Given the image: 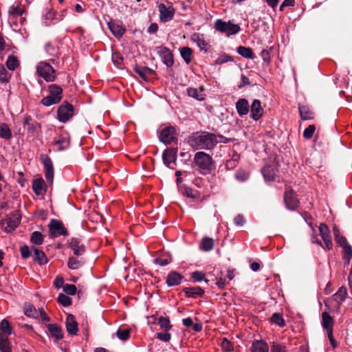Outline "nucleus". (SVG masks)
<instances>
[{
  "mask_svg": "<svg viewBox=\"0 0 352 352\" xmlns=\"http://www.w3.org/2000/svg\"><path fill=\"white\" fill-rule=\"evenodd\" d=\"M214 240L210 237H204L200 244V249L204 252H208L213 249Z\"/></svg>",
  "mask_w": 352,
  "mask_h": 352,
  "instance_id": "nucleus-36",
  "label": "nucleus"
},
{
  "mask_svg": "<svg viewBox=\"0 0 352 352\" xmlns=\"http://www.w3.org/2000/svg\"><path fill=\"white\" fill-rule=\"evenodd\" d=\"M298 109L302 120H307L313 118V113L307 106H299Z\"/></svg>",
  "mask_w": 352,
  "mask_h": 352,
  "instance_id": "nucleus-45",
  "label": "nucleus"
},
{
  "mask_svg": "<svg viewBox=\"0 0 352 352\" xmlns=\"http://www.w3.org/2000/svg\"><path fill=\"white\" fill-rule=\"evenodd\" d=\"M25 314L28 317L32 318H37L38 317V313L36 309L34 307H33L31 305H29L25 307Z\"/></svg>",
  "mask_w": 352,
  "mask_h": 352,
  "instance_id": "nucleus-58",
  "label": "nucleus"
},
{
  "mask_svg": "<svg viewBox=\"0 0 352 352\" xmlns=\"http://www.w3.org/2000/svg\"><path fill=\"white\" fill-rule=\"evenodd\" d=\"M48 227L52 237L56 238L60 236H67L69 234L63 222L58 219H51Z\"/></svg>",
  "mask_w": 352,
  "mask_h": 352,
  "instance_id": "nucleus-8",
  "label": "nucleus"
},
{
  "mask_svg": "<svg viewBox=\"0 0 352 352\" xmlns=\"http://www.w3.org/2000/svg\"><path fill=\"white\" fill-rule=\"evenodd\" d=\"M235 107L237 113L241 117L246 116L250 111V104L245 98L239 99L235 104Z\"/></svg>",
  "mask_w": 352,
  "mask_h": 352,
  "instance_id": "nucleus-19",
  "label": "nucleus"
},
{
  "mask_svg": "<svg viewBox=\"0 0 352 352\" xmlns=\"http://www.w3.org/2000/svg\"><path fill=\"white\" fill-rule=\"evenodd\" d=\"M221 348L225 352H232L233 351V346L230 340L226 338H223L221 341Z\"/></svg>",
  "mask_w": 352,
  "mask_h": 352,
  "instance_id": "nucleus-57",
  "label": "nucleus"
},
{
  "mask_svg": "<svg viewBox=\"0 0 352 352\" xmlns=\"http://www.w3.org/2000/svg\"><path fill=\"white\" fill-rule=\"evenodd\" d=\"M65 325L67 331L71 335H76L78 331V323L72 314H69L66 318Z\"/></svg>",
  "mask_w": 352,
  "mask_h": 352,
  "instance_id": "nucleus-22",
  "label": "nucleus"
},
{
  "mask_svg": "<svg viewBox=\"0 0 352 352\" xmlns=\"http://www.w3.org/2000/svg\"><path fill=\"white\" fill-rule=\"evenodd\" d=\"M45 50L46 53L52 57H57L60 54L58 48L51 43H47L45 46Z\"/></svg>",
  "mask_w": 352,
  "mask_h": 352,
  "instance_id": "nucleus-48",
  "label": "nucleus"
},
{
  "mask_svg": "<svg viewBox=\"0 0 352 352\" xmlns=\"http://www.w3.org/2000/svg\"><path fill=\"white\" fill-rule=\"evenodd\" d=\"M63 291L68 295H74L76 293V287L72 284H65Z\"/></svg>",
  "mask_w": 352,
  "mask_h": 352,
  "instance_id": "nucleus-62",
  "label": "nucleus"
},
{
  "mask_svg": "<svg viewBox=\"0 0 352 352\" xmlns=\"http://www.w3.org/2000/svg\"><path fill=\"white\" fill-rule=\"evenodd\" d=\"M333 232L334 234L335 241L339 245L343 247L345 244H348L346 239L340 234V231L336 226L333 227Z\"/></svg>",
  "mask_w": 352,
  "mask_h": 352,
  "instance_id": "nucleus-43",
  "label": "nucleus"
},
{
  "mask_svg": "<svg viewBox=\"0 0 352 352\" xmlns=\"http://www.w3.org/2000/svg\"><path fill=\"white\" fill-rule=\"evenodd\" d=\"M284 201L286 207L289 210H294L298 206V201L295 197L293 190L285 192Z\"/></svg>",
  "mask_w": 352,
  "mask_h": 352,
  "instance_id": "nucleus-17",
  "label": "nucleus"
},
{
  "mask_svg": "<svg viewBox=\"0 0 352 352\" xmlns=\"http://www.w3.org/2000/svg\"><path fill=\"white\" fill-rule=\"evenodd\" d=\"M157 324L160 325L161 329H163L166 331H169L172 328V325L170 324L169 319L162 316L157 319Z\"/></svg>",
  "mask_w": 352,
  "mask_h": 352,
  "instance_id": "nucleus-50",
  "label": "nucleus"
},
{
  "mask_svg": "<svg viewBox=\"0 0 352 352\" xmlns=\"http://www.w3.org/2000/svg\"><path fill=\"white\" fill-rule=\"evenodd\" d=\"M34 251V260L36 263H38L40 265L46 264L48 262V259L45 255V254L42 251L38 250L36 248H33Z\"/></svg>",
  "mask_w": 352,
  "mask_h": 352,
  "instance_id": "nucleus-29",
  "label": "nucleus"
},
{
  "mask_svg": "<svg viewBox=\"0 0 352 352\" xmlns=\"http://www.w3.org/2000/svg\"><path fill=\"white\" fill-rule=\"evenodd\" d=\"M183 278L184 276L181 274L175 271H172L166 277V284L168 287L179 285L182 283Z\"/></svg>",
  "mask_w": 352,
  "mask_h": 352,
  "instance_id": "nucleus-21",
  "label": "nucleus"
},
{
  "mask_svg": "<svg viewBox=\"0 0 352 352\" xmlns=\"http://www.w3.org/2000/svg\"><path fill=\"white\" fill-rule=\"evenodd\" d=\"M48 89L50 94L41 101V103L45 107L58 104L63 98V89L60 86L52 84L49 85Z\"/></svg>",
  "mask_w": 352,
  "mask_h": 352,
  "instance_id": "nucleus-2",
  "label": "nucleus"
},
{
  "mask_svg": "<svg viewBox=\"0 0 352 352\" xmlns=\"http://www.w3.org/2000/svg\"><path fill=\"white\" fill-rule=\"evenodd\" d=\"M41 160L45 168V179L49 184H52L54 175L52 161L47 155H41Z\"/></svg>",
  "mask_w": 352,
  "mask_h": 352,
  "instance_id": "nucleus-11",
  "label": "nucleus"
},
{
  "mask_svg": "<svg viewBox=\"0 0 352 352\" xmlns=\"http://www.w3.org/2000/svg\"><path fill=\"white\" fill-rule=\"evenodd\" d=\"M54 144L57 146L58 151L67 149L70 144L69 137L68 134H62L58 135L54 140Z\"/></svg>",
  "mask_w": 352,
  "mask_h": 352,
  "instance_id": "nucleus-20",
  "label": "nucleus"
},
{
  "mask_svg": "<svg viewBox=\"0 0 352 352\" xmlns=\"http://www.w3.org/2000/svg\"><path fill=\"white\" fill-rule=\"evenodd\" d=\"M156 338L163 342H168L171 339V334L166 331L165 333H157Z\"/></svg>",
  "mask_w": 352,
  "mask_h": 352,
  "instance_id": "nucleus-63",
  "label": "nucleus"
},
{
  "mask_svg": "<svg viewBox=\"0 0 352 352\" xmlns=\"http://www.w3.org/2000/svg\"><path fill=\"white\" fill-rule=\"evenodd\" d=\"M45 187V183L42 178L36 179L32 182V190L36 195H41Z\"/></svg>",
  "mask_w": 352,
  "mask_h": 352,
  "instance_id": "nucleus-35",
  "label": "nucleus"
},
{
  "mask_svg": "<svg viewBox=\"0 0 352 352\" xmlns=\"http://www.w3.org/2000/svg\"><path fill=\"white\" fill-rule=\"evenodd\" d=\"M112 61L116 66L119 67L123 62V58L119 52H113Z\"/></svg>",
  "mask_w": 352,
  "mask_h": 352,
  "instance_id": "nucleus-59",
  "label": "nucleus"
},
{
  "mask_svg": "<svg viewBox=\"0 0 352 352\" xmlns=\"http://www.w3.org/2000/svg\"><path fill=\"white\" fill-rule=\"evenodd\" d=\"M0 137L5 140H9L12 137V132L6 123H1L0 124Z\"/></svg>",
  "mask_w": 352,
  "mask_h": 352,
  "instance_id": "nucleus-44",
  "label": "nucleus"
},
{
  "mask_svg": "<svg viewBox=\"0 0 352 352\" xmlns=\"http://www.w3.org/2000/svg\"><path fill=\"white\" fill-rule=\"evenodd\" d=\"M230 140L222 135L209 132L195 133L189 136L188 142L194 150H211L218 143H228Z\"/></svg>",
  "mask_w": 352,
  "mask_h": 352,
  "instance_id": "nucleus-1",
  "label": "nucleus"
},
{
  "mask_svg": "<svg viewBox=\"0 0 352 352\" xmlns=\"http://www.w3.org/2000/svg\"><path fill=\"white\" fill-rule=\"evenodd\" d=\"M11 75L7 72L3 65L0 63V82H8L10 79Z\"/></svg>",
  "mask_w": 352,
  "mask_h": 352,
  "instance_id": "nucleus-51",
  "label": "nucleus"
},
{
  "mask_svg": "<svg viewBox=\"0 0 352 352\" xmlns=\"http://www.w3.org/2000/svg\"><path fill=\"white\" fill-rule=\"evenodd\" d=\"M333 320L330 314L327 312H323L322 314V327L327 330V331H329L330 330L333 331Z\"/></svg>",
  "mask_w": 352,
  "mask_h": 352,
  "instance_id": "nucleus-32",
  "label": "nucleus"
},
{
  "mask_svg": "<svg viewBox=\"0 0 352 352\" xmlns=\"http://www.w3.org/2000/svg\"><path fill=\"white\" fill-rule=\"evenodd\" d=\"M58 302L63 306L67 307L72 304V299L64 294H60L58 297Z\"/></svg>",
  "mask_w": 352,
  "mask_h": 352,
  "instance_id": "nucleus-55",
  "label": "nucleus"
},
{
  "mask_svg": "<svg viewBox=\"0 0 352 352\" xmlns=\"http://www.w3.org/2000/svg\"><path fill=\"white\" fill-rule=\"evenodd\" d=\"M30 241L33 244L41 245L43 242V236L41 232L38 231H34L32 233Z\"/></svg>",
  "mask_w": 352,
  "mask_h": 352,
  "instance_id": "nucleus-49",
  "label": "nucleus"
},
{
  "mask_svg": "<svg viewBox=\"0 0 352 352\" xmlns=\"http://www.w3.org/2000/svg\"><path fill=\"white\" fill-rule=\"evenodd\" d=\"M191 278L196 282H201L205 278V274L202 272L195 271L191 274Z\"/></svg>",
  "mask_w": 352,
  "mask_h": 352,
  "instance_id": "nucleus-64",
  "label": "nucleus"
},
{
  "mask_svg": "<svg viewBox=\"0 0 352 352\" xmlns=\"http://www.w3.org/2000/svg\"><path fill=\"white\" fill-rule=\"evenodd\" d=\"M176 153L177 151L173 149H166L164 151L162 158L164 163L168 166L170 167L172 163H175L176 161Z\"/></svg>",
  "mask_w": 352,
  "mask_h": 352,
  "instance_id": "nucleus-26",
  "label": "nucleus"
},
{
  "mask_svg": "<svg viewBox=\"0 0 352 352\" xmlns=\"http://www.w3.org/2000/svg\"><path fill=\"white\" fill-rule=\"evenodd\" d=\"M182 58L186 64H189L192 60V50L188 47H184L179 49Z\"/></svg>",
  "mask_w": 352,
  "mask_h": 352,
  "instance_id": "nucleus-38",
  "label": "nucleus"
},
{
  "mask_svg": "<svg viewBox=\"0 0 352 352\" xmlns=\"http://www.w3.org/2000/svg\"><path fill=\"white\" fill-rule=\"evenodd\" d=\"M239 158H240L239 155L238 153H236V152H234L231 158L228 160L226 162L225 166H226V169L227 170H232L233 168H234L239 163Z\"/></svg>",
  "mask_w": 352,
  "mask_h": 352,
  "instance_id": "nucleus-39",
  "label": "nucleus"
},
{
  "mask_svg": "<svg viewBox=\"0 0 352 352\" xmlns=\"http://www.w3.org/2000/svg\"><path fill=\"white\" fill-rule=\"evenodd\" d=\"M271 352H286L285 346L274 342L272 345Z\"/></svg>",
  "mask_w": 352,
  "mask_h": 352,
  "instance_id": "nucleus-60",
  "label": "nucleus"
},
{
  "mask_svg": "<svg viewBox=\"0 0 352 352\" xmlns=\"http://www.w3.org/2000/svg\"><path fill=\"white\" fill-rule=\"evenodd\" d=\"M116 334L120 340L124 341L129 338L130 331L127 329H118Z\"/></svg>",
  "mask_w": 352,
  "mask_h": 352,
  "instance_id": "nucleus-56",
  "label": "nucleus"
},
{
  "mask_svg": "<svg viewBox=\"0 0 352 352\" xmlns=\"http://www.w3.org/2000/svg\"><path fill=\"white\" fill-rule=\"evenodd\" d=\"M158 10L160 12V20L162 22H168L172 20L175 15V9L173 6H166L164 3H160L158 6Z\"/></svg>",
  "mask_w": 352,
  "mask_h": 352,
  "instance_id": "nucleus-13",
  "label": "nucleus"
},
{
  "mask_svg": "<svg viewBox=\"0 0 352 352\" xmlns=\"http://www.w3.org/2000/svg\"><path fill=\"white\" fill-rule=\"evenodd\" d=\"M262 173L266 181L280 182L278 164L275 162L266 164L262 170Z\"/></svg>",
  "mask_w": 352,
  "mask_h": 352,
  "instance_id": "nucleus-9",
  "label": "nucleus"
},
{
  "mask_svg": "<svg viewBox=\"0 0 352 352\" xmlns=\"http://www.w3.org/2000/svg\"><path fill=\"white\" fill-rule=\"evenodd\" d=\"M25 12L24 7L19 3H14L8 10V14L13 18L20 17L22 19Z\"/></svg>",
  "mask_w": 352,
  "mask_h": 352,
  "instance_id": "nucleus-23",
  "label": "nucleus"
},
{
  "mask_svg": "<svg viewBox=\"0 0 352 352\" xmlns=\"http://www.w3.org/2000/svg\"><path fill=\"white\" fill-rule=\"evenodd\" d=\"M36 73L46 82H53L56 79V70L46 61H41L36 66Z\"/></svg>",
  "mask_w": 352,
  "mask_h": 352,
  "instance_id": "nucleus-4",
  "label": "nucleus"
},
{
  "mask_svg": "<svg viewBox=\"0 0 352 352\" xmlns=\"http://www.w3.org/2000/svg\"><path fill=\"white\" fill-rule=\"evenodd\" d=\"M318 229L320 235L324 241L326 248L327 250H331L333 248V243L329 228L326 224L321 223Z\"/></svg>",
  "mask_w": 352,
  "mask_h": 352,
  "instance_id": "nucleus-15",
  "label": "nucleus"
},
{
  "mask_svg": "<svg viewBox=\"0 0 352 352\" xmlns=\"http://www.w3.org/2000/svg\"><path fill=\"white\" fill-rule=\"evenodd\" d=\"M314 125H309L307 128H306L303 131V137L306 139H310L313 137V135L315 131Z\"/></svg>",
  "mask_w": 352,
  "mask_h": 352,
  "instance_id": "nucleus-61",
  "label": "nucleus"
},
{
  "mask_svg": "<svg viewBox=\"0 0 352 352\" xmlns=\"http://www.w3.org/2000/svg\"><path fill=\"white\" fill-rule=\"evenodd\" d=\"M343 259L344 261V266L349 264L350 261L352 258V247L348 243L345 244L343 247Z\"/></svg>",
  "mask_w": 352,
  "mask_h": 352,
  "instance_id": "nucleus-40",
  "label": "nucleus"
},
{
  "mask_svg": "<svg viewBox=\"0 0 352 352\" xmlns=\"http://www.w3.org/2000/svg\"><path fill=\"white\" fill-rule=\"evenodd\" d=\"M346 295V288L345 287H340L338 292L332 296V300L340 305L345 300Z\"/></svg>",
  "mask_w": 352,
  "mask_h": 352,
  "instance_id": "nucleus-30",
  "label": "nucleus"
},
{
  "mask_svg": "<svg viewBox=\"0 0 352 352\" xmlns=\"http://www.w3.org/2000/svg\"><path fill=\"white\" fill-rule=\"evenodd\" d=\"M134 71L146 81L148 80L149 76L154 74V71L147 67H135Z\"/></svg>",
  "mask_w": 352,
  "mask_h": 352,
  "instance_id": "nucleus-31",
  "label": "nucleus"
},
{
  "mask_svg": "<svg viewBox=\"0 0 352 352\" xmlns=\"http://www.w3.org/2000/svg\"><path fill=\"white\" fill-rule=\"evenodd\" d=\"M74 114V107L67 101H64L57 110V118L63 123L69 121L73 117Z\"/></svg>",
  "mask_w": 352,
  "mask_h": 352,
  "instance_id": "nucleus-7",
  "label": "nucleus"
},
{
  "mask_svg": "<svg viewBox=\"0 0 352 352\" xmlns=\"http://www.w3.org/2000/svg\"><path fill=\"white\" fill-rule=\"evenodd\" d=\"M235 178L239 182H245L249 178V173L245 170L239 169L235 173Z\"/></svg>",
  "mask_w": 352,
  "mask_h": 352,
  "instance_id": "nucleus-54",
  "label": "nucleus"
},
{
  "mask_svg": "<svg viewBox=\"0 0 352 352\" xmlns=\"http://www.w3.org/2000/svg\"><path fill=\"white\" fill-rule=\"evenodd\" d=\"M21 222V215L15 212L8 216L5 220L0 221V226L7 233L14 231Z\"/></svg>",
  "mask_w": 352,
  "mask_h": 352,
  "instance_id": "nucleus-6",
  "label": "nucleus"
},
{
  "mask_svg": "<svg viewBox=\"0 0 352 352\" xmlns=\"http://www.w3.org/2000/svg\"><path fill=\"white\" fill-rule=\"evenodd\" d=\"M186 296L188 298H196L202 296L204 294V290L200 287H189L183 289Z\"/></svg>",
  "mask_w": 352,
  "mask_h": 352,
  "instance_id": "nucleus-27",
  "label": "nucleus"
},
{
  "mask_svg": "<svg viewBox=\"0 0 352 352\" xmlns=\"http://www.w3.org/2000/svg\"><path fill=\"white\" fill-rule=\"evenodd\" d=\"M271 321L279 327H284L285 325V320L280 314H274L271 317Z\"/></svg>",
  "mask_w": 352,
  "mask_h": 352,
  "instance_id": "nucleus-53",
  "label": "nucleus"
},
{
  "mask_svg": "<svg viewBox=\"0 0 352 352\" xmlns=\"http://www.w3.org/2000/svg\"><path fill=\"white\" fill-rule=\"evenodd\" d=\"M24 126H27L29 133H34L40 129L39 124L36 121H32L30 116H26L24 120Z\"/></svg>",
  "mask_w": 352,
  "mask_h": 352,
  "instance_id": "nucleus-33",
  "label": "nucleus"
},
{
  "mask_svg": "<svg viewBox=\"0 0 352 352\" xmlns=\"http://www.w3.org/2000/svg\"><path fill=\"white\" fill-rule=\"evenodd\" d=\"M1 333L6 336L12 333V328L7 319H3L0 323Z\"/></svg>",
  "mask_w": 352,
  "mask_h": 352,
  "instance_id": "nucleus-42",
  "label": "nucleus"
},
{
  "mask_svg": "<svg viewBox=\"0 0 352 352\" xmlns=\"http://www.w3.org/2000/svg\"><path fill=\"white\" fill-rule=\"evenodd\" d=\"M190 40L195 43L200 50L207 52L208 43L205 40L204 34L199 33H193L191 35Z\"/></svg>",
  "mask_w": 352,
  "mask_h": 352,
  "instance_id": "nucleus-18",
  "label": "nucleus"
},
{
  "mask_svg": "<svg viewBox=\"0 0 352 352\" xmlns=\"http://www.w3.org/2000/svg\"><path fill=\"white\" fill-rule=\"evenodd\" d=\"M188 95L199 101H201L204 99L202 91H199L197 89L195 88H188Z\"/></svg>",
  "mask_w": 352,
  "mask_h": 352,
  "instance_id": "nucleus-47",
  "label": "nucleus"
},
{
  "mask_svg": "<svg viewBox=\"0 0 352 352\" xmlns=\"http://www.w3.org/2000/svg\"><path fill=\"white\" fill-rule=\"evenodd\" d=\"M69 248L76 256H81L85 252V246L79 238L73 237L69 240Z\"/></svg>",
  "mask_w": 352,
  "mask_h": 352,
  "instance_id": "nucleus-14",
  "label": "nucleus"
},
{
  "mask_svg": "<svg viewBox=\"0 0 352 352\" xmlns=\"http://www.w3.org/2000/svg\"><path fill=\"white\" fill-rule=\"evenodd\" d=\"M233 61V58L227 54L219 55L214 61L215 65H222L228 62Z\"/></svg>",
  "mask_w": 352,
  "mask_h": 352,
  "instance_id": "nucleus-52",
  "label": "nucleus"
},
{
  "mask_svg": "<svg viewBox=\"0 0 352 352\" xmlns=\"http://www.w3.org/2000/svg\"><path fill=\"white\" fill-rule=\"evenodd\" d=\"M236 52L239 55L244 58L250 59L254 58V53L252 52V50L250 47L239 46L237 47Z\"/></svg>",
  "mask_w": 352,
  "mask_h": 352,
  "instance_id": "nucleus-41",
  "label": "nucleus"
},
{
  "mask_svg": "<svg viewBox=\"0 0 352 352\" xmlns=\"http://www.w3.org/2000/svg\"><path fill=\"white\" fill-rule=\"evenodd\" d=\"M214 28L221 33H226L228 36L236 34L241 30L239 25L234 24L230 21L226 22L221 19L216 20Z\"/></svg>",
  "mask_w": 352,
  "mask_h": 352,
  "instance_id": "nucleus-5",
  "label": "nucleus"
},
{
  "mask_svg": "<svg viewBox=\"0 0 352 352\" xmlns=\"http://www.w3.org/2000/svg\"><path fill=\"white\" fill-rule=\"evenodd\" d=\"M108 26L111 33L118 38H121L125 32V29L114 22L108 23Z\"/></svg>",
  "mask_w": 352,
  "mask_h": 352,
  "instance_id": "nucleus-28",
  "label": "nucleus"
},
{
  "mask_svg": "<svg viewBox=\"0 0 352 352\" xmlns=\"http://www.w3.org/2000/svg\"><path fill=\"white\" fill-rule=\"evenodd\" d=\"M85 264V260L81 256H70L68 258L67 267L70 270H76L82 267Z\"/></svg>",
  "mask_w": 352,
  "mask_h": 352,
  "instance_id": "nucleus-24",
  "label": "nucleus"
},
{
  "mask_svg": "<svg viewBox=\"0 0 352 352\" xmlns=\"http://www.w3.org/2000/svg\"><path fill=\"white\" fill-rule=\"evenodd\" d=\"M156 51L164 65H166L168 67H172L173 65V55L168 47L164 46H160L156 48Z\"/></svg>",
  "mask_w": 352,
  "mask_h": 352,
  "instance_id": "nucleus-10",
  "label": "nucleus"
},
{
  "mask_svg": "<svg viewBox=\"0 0 352 352\" xmlns=\"http://www.w3.org/2000/svg\"><path fill=\"white\" fill-rule=\"evenodd\" d=\"M160 140L166 144H170L176 139L175 129L173 126H166L159 135Z\"/></svg>",
  "mask_w": 352,
  "mask_h": 352,
  "instance_id": "nucleus-12",
  "label": "nucleus"
},
{
  "mask_svg": "<svg viewBox=\"0 0 352 352\" xmlns=\"http://www.w3.org/2000/svg\"><path fill=\"white\" fill-rule=\"evenodd\" d=\"M6 65L8 69L14 71L19 66V63L16 56L10 55L7 59Z\"/></svg>",
  "mask_w": 352,
  "mask_h": 352,
  "instance_id": "nucleus-46",
  "label": "nucleus"
},
{
  "mask_svg": "<svg viewBox=\"0 0 352 352\" xmlns=\"http://www.w3.org/2000/svg\"><path fill=\"white\" fill-rule=\"evenodd\" d=\"M251 352H269L267 343L263 340H254L250 347Z\"/></svg>",
  "mask_w": 352,
  "mask_h": 352,
  "instance_id": "nucleus-25",
  "label": "nucleus"
},
{
  "mask_svg": "<svg viewBox=\"0 0 352 352\" xmlns=\"http://www.w3.org/2000/svg\"><path fill=\"white\" fill-rule=\"evenodd\" d=\"M0 351L1 352H10L11 347L10 343L8 340V336L0 333Z\"/></svg>",
  "mask_w": 352,
  "mask_h": 352,
  "instance_id": "nucleus-37",
  "label": "nucleus"
},
{
  "mask_svg": "<svg viewBox=\"0 0 352 352\" xmlns=\"http://www.w3.org/2000/svg\"><path fill=\"white\" fill-rule=\"evenodd\" d=\"M47 329L51 336L55 338L56 340H60L63 338V335L61 328L56 324H50L47 325Z\"/></svg>",
  "mask_w": 352,
  "mask_h": 352,
  "instance_id": "nucleus-34",
  "label": "nucleus"
},
{
  "mask_svg": "<svg viewBox=\"0 0 352 352\" xmlns=\"http://www.w3.org/2000/svg\"><path fill=\"white\" fill-rule=\"evenodd\" d=\"M250 108V117L254 120L257 121L263 116L264 110L259 100L254 99Z\"/></svg>",
  "mask_w": 352,
  "mask_h": 352,
  "instance_id": "nucleus-16",
  "label": "nucleus"
},
{
  "mask_svg": "<svg viewBox=\"0 0 352 352\" xmlns=\"http://www.w3.org/2000/svg\"><path fill=\"white\" fill-rule=\"evenodd\" d=\"M193 163L200 170L205 171H210L214 166L212 157L203 151L195 154Z\"/></svg>",
  "mask_w": 352,
  "mask_h": 352,
  "instance_id": "nucleus-3",
  "label": "nucleus"
}]
</instances>
